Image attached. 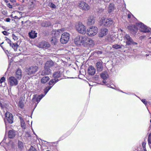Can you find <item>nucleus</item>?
I'll return each instance as SVG.
<instances>
[{
    "instance_id": "obj_33",
    "label": "nucleus",
    "mask_w": 151,
    "mask_h": 151,
    "mask_svg": "<svg viewBox=\"0 0 151 151\" xmlns=\"http://www.w3.org/2000/svg\"><path fill=\"white\" fill-rule=\"evenodd\" d=\"M94 43L93 40H92L88 38L87 42V46L89 45L93 46L94 45Z\"/></svg>"
},
{
    "instance_id": "obj_37",
    "label": "nucleus",
    "mask_w": 151,
    "mask_h": 151,
    "mask_svg": "<svg viewBox=\"0 0 151 151\" xmlns=\"http://www.w3.org/2000/svg\"><path fill=\"white\" fill-rule=\"evenodd\" d=\"M52 87V86H48L46 87L44 89V93L46 95L49 90Z\"/></svg>"
},
{
    "instance_id": "obj_11",
    "label": "nucleus",
    "mask_w": 151,
    "mask_h": 151,
    "mask_svg": "<svg viewBox=\"0 0 151 151\" xmlns=\"http://www.w3.org/2000/svg\"><path fill=\"white\" fill-rule=\"evenodd\" d=\"M108 29L106 28H102L100 30L99 33V37H100L106 36L108 33Z\"/></svg>"
},
{
    "instance_id": "obj_50",
    "label": "nucleus",
    "mask_w": 151,
    "mask_h": 151,
    "mask_svg": "<svg viewBox=\"0 0 151 151\" xmlns=\"http://www.w3.org/2000/svg\"><path fill=\"white\" fill-rule=\"evenodd\" d=\"M0 106L1 107L2 109H3L4 108V106H3L1 103L0 102Z\"/></svg>"
},
{
    "instance_id": "obj_21",
    "label": "nucleus",
    "mask_w": 151,
    "mask_h": 151,
    "mask_svg": "<svg viewBox=\"0 0 151 151\" xmlns=\"http://www.w3.org/2000/svg\"><path fill=\"white\" fill-rule=\"evenodd\" d=\"M95 19L93 16H90L88 17L87 22V24L88 25H93L95 23Z\"/></svg>"
},
{
    "instance_id": "obj_16",
    "label": "nucleus",
    "mask_w": 151,
    "mask_h": 151,
    "mask_svg": "<svg viewBox=\"0 0 151 151\" xmlns=\"http://www.w3.org/2000/svg\"><path fill=\"white\" fill-rule=\"evenodd\" d=\"M44 96L45 95L41 94L39 95L37 97V95H33V97L32 100V101L34 102L35 101V99L36 101L38 103Z\"/></svg>"
},
{
    "instance_id": "obj_26",
    "label": "nucleus",
    "mask_w": 151,
    "mask_h": 151,
    "mask_svg": "<svg viewBox=\"0 0 151 151\" xmlns=\"http://www.w3.org/2000/svg\"><path fill=\"white\" fill-rule=\"evenodd\" d=\"M37 33L35 32V31L32 30L29 33V36L30 38L34 39L37 37Z\"/></svg>"
},
{
    "instance_id": "obj_25",
    "label": "nucleus",
    "mask_w": 151,
    "mask_h": 151,
    "mask_svg": "<svg viewBox=\"0 0 151 151\" xmlns=\"http://www.w3.org/2000/svg\"><path fill=\"white\" fill-rule=\"evenodd\" d=\"M62 75V73L60 71H58L54 72L52 75V76L54 78H57L60 77Z\"/></svg>"
},
{
    "instance_id": "obj_62",
    "label": "nucleus",
    "mask_w": 151,
    "mask_h": 151,
    "mask_svg": "<svg viewBox=\"0 0 151 151\" xmlns=\"http://www.w3.org/2000/svg\"><path fill=\"white\" fill-rule=\"evenodd\" d=\"M4 121H5H5H6V119H4Z\"/></svg>"
},
{
    "instance_id": "obj_3",
    "label": "nucleus",
    "mask_w": 151,
    "mask_h": 151,
    "mask_svg": "<svg viewBox=\"0 0 151 151\" xmlns=\"http://www.w3.org/2000/svg\"><path fill=\"white\" fill-rule=\"evenodd\" d=\"M98 30L96 27L92 26L87 29V34L89 36H93L97 34Z\"/></svg>"
},
{
    "instance_id": "obj_22",
    "label": "nucleus",
    "mask_w": 151,
    "mask_h": 151,
    "mask_svg": "<svg viewBox=\"0 0 151 151\" xmlns=\"http://www.w3.org/2000/svg\"><path fill=\"white\" fill-rule=\"evenodd\" d=\"M15 76L19 80L21 79L22 77V70L19 69L17 70L16 72Z\"/></svg>"
},
{
    "instance_id": "obj_49",
    "label": "nucleus",
    "mask_w": 151,
    "mask_h": 151,
    "mask_svg": "<svg viewBox=\"0 0 151 151\" xmlns=\"http://www.w3.org/2000/svg\"><path fill=\"white\" fill-rule=\"evenodd\" d=\"M4 20L6 22H9L10 21V19L9 18H7L5 19Z\"/></svg>"
},
{
    "instance_id": "obj_13",
    "label": "nucleus",
    "mask_w": 151,
    "mask_h": 151,
    "mask_svg": "<svg viewBox=\"0 0 151 151\" xmlns=\"http://www.w3.org/2000/svg\"><path fill=\"white\" fill-rule=\"evenodd\" d=\"M5 116L7 122L10 124L13 122V117L12 114L9 112H6L5 114Z\"/></svg>"
},
{
    "instance_id": "obj_53",
    "label": "nucleus",
    "mask_w": 151,
    "mask_h": 151,
    "mask_svg": "<svg viewBox=\"0 0 151 151\" xmlns=\"http://www.w3.org/2000/svg\"><path fill=\"white\" fill-rule=\"evenodd\" d=\"M14 19H18V18L16 16H14Z\"/></svg>"
},
{
    "instance_id": "obj_39",
    "label": "nucleus",
    "mask_w": 151,
    "mask_h": 151,
    "mask_svg": "<svg viewBox=\"0 0 151 151\" xmlns=\"http://www.w3.org/2000/svg\"><path fill=\"white\" fill-rule=\"evenodd\" d=\"M115 38L112 36L109 37L108 39V41L110 42H112L115 41Z\"/></svg>"
},
{
    "instance_id": "obj_44",
    "label": "nucleus",
    "mask_w": 151,
    "mask_h": 151,
    "mask_svg": "<svg viewBox=\"0 0 151 151\" xmlns=\"http://www.w3.org/2000/svg\"><path fill=\"white\" fill-rule=\"evenodd\" d=\"M25 136L26 137H29L30 136V135L28 132H25Z\"/></svg>"
},
{
    "instance_id": "obj_19",
    "label": "nucleus",
    "mask_w": 151,
    "mask_h": 151,
    "mask_svg": "<svg viewBox=\"0 0 151 151\" xmlns=\"http://www.w3.org/2000/svg\"><path fill=\"white\" fill-rule=\"evenodd\" d=\"M102 63V61H99L97 62L96 64V67L97 71L99 72H101L103 70Z\"/></svg>"
},
{
    "instance_id": "obj_36",
    "label": "nucleus",
    "mask_w": 151,
    "mask_h": 151,
    "mask_svg": "<svg viewBox=\"0 0 151 151\" xmlns=\"http://www.w3.org/2000/svg\"><path fill=\"white\" fill-rule=\"evenodd\" d=\"M58 42V40L56 37H52L51 38V43L54 45H56Z\"/></svg>"
},
{
    "instance_id": "obj_60",
    "label": "nucleus",
    "mask_w": 151,
    "mask_h": 151,
    "mask_svg": "<svg viewBox=\"0 0 151 151\" xmlns=\"http://www.w3.org/2000/svg\"><path fill=\"white\" fill-rule=\"evenodd\" d=\"M148 55H147V54H146V56H148Z\"/></svg>"
},
{
    "instance_id": "obj_42",
    "label": "nucleus",
    "mask_w": 151,
    "mask_h": 151,
    "mask_svg": "<svg viewBox=\"0 0 151 151\" xmlns=\"http://www.w3.org/2000/svg\"><path fill=\"white\" fill-rule=\"evenodd\" d=\"M148 140L149 144L150 145V144H151V133L148 136Z\"/></svg>"
},
{
    "instance_id": "obj_57",
    "label": "nucleus",
    "mask_w": 151,
    "mask_h": 151,
    "mask_svg": "<svg viewBox=\"0 0 151 151\" xmlns=\"http://www.w3.org/2000/svg\"><path fill=\"white\" fill-rule=\"evenodd\" d=\"M143 150H142V151H147L145 148H143Z\"/></svg>"
},
{
    "instance_id": "obj_4",
    "label": "nucleus",
    "mask_w": 151,
    "mask_h": 151,
    "mask_svg": "<svg viewBox=\"0 0 151 151\" xmlns=\"http://www.w3.org/2000/svg\"><path fill=\"white\" fill-rule=\"evenodd\" d=\"M137 27L139 28L140 31L143 32H150V28H148L143 23L139 22L136 23Z\"/></svg>"
},
{
    "instance_id": "obj_24",
    "label": "nucleus",
    "mask_w": 151,
    "mask_h": 151,
    "mask_svg": "<svg viewBox=\"0 0 151 151\" xmlns=\"http://www.w3.org/2000/svg\"><path fill=\"white\" fill-rule=\"evenodd\" d=\"M82 36H79L76 37L74 40L75 43L77 45H81V39Z\"/></svg>"
},
{
    "instance_id": "obj_12",
    "label": "nucleus",
    "mask_w": 151,
    "mask_h": 151,
    "mask_svg": "<svg viewBox=\"0 0 151 151\" xmlns=\"http://www.w3.org/2000/svg\"><path fill=\"white\" fill-rule=\"evenodd\" d=\"M50 47V44L46 41H42L39 43V47L40 48H43L47 49Z\"/></svg>"
},
{
    "instance_id": "obj_32",
    "label": "nucleus",
    "mask_w": 151,
    "mask_h": 151,
    "mask_svg": "<svg viewBox=\"0 0 151 151\" xmlns=\"http://www.w3.org/2000/svg\"><path fill=\"white\" fill-rule=\"evenodd\" d=\"M20 119H21V126L23 129H26V124H25L24 121L23 119H22L21 118H20Z\"/></svg>"
},
{
    "instance_id": "obj_48",
    "label": "nucleus",
    "mask_w": 151,
    "mask_h": 151,
    "mask_svg": "<svg viewBox=\"0 0 151 151\" xmlns=\"http://www.w3.org/2000/svg\"><path fill=\"white\" fill-rule=\"evenodd\" d=\"M145 145H146V143H145V142H142V146L143 148H145Z\"/></svg>"
},
{
    "instance_id": "obj_34",
    "label": "nucleus",
    "mask_w": 151,
    "mask_h": 151,
    "mask_svg": "<svg viewBox=\"0 0 151 151\" xmlns=\"http://www.w3.org/2000/svg\"><path fill=\"white\" fill-rule=\"evenodd\" d=\"M124 46L122 45H120L117 44L112 45V47L116 49L122 48Z\"/></svg>"
},
{
    "instance_id": "obj_43",
    "label": "nucleus",
    "mask_w": 151,
    "mask_h": 151,
    "mask_svg": "<svg viewBox=\"0 0 151 151\" xmlns=\"http://www.w3.org/2000/svg\"><path fill=\"white\" fill-rule=\"evenodd\" d=\"M28 151H37V150L35 148L33 147L32 146H31L29 149Z\"/></svg>"
},
{
    "instance_id": "obj_55",
    "label": "nucleus",
    "mask_w": 151,
    "mask_h": 151,
    "mask_svg": "<svg viewBox=\"0 0 151 151\" xmlns=\"http://www.w3.org/2000/svg\"><path fill=\"white\" fill-rule=\"evenodd\" d=\"M12 37H13L14 39V37L15 38H16V36H15V35L14 34H13L12 35Z\"/></svg>"
},
{
    "instance_id": "obj_23",
    "label": "nucleus",
    "mask_w": 151,
    "mask_h": 151,
    "mask_svg": "<svg viewBox=\"0 0 151 151\" xmlns=\"http://www.w3.org/2000/svg\"><path fill=\"white\" fill-rule=\"evenodd\" d=\"M88 37L86 36H82L81 39V45L84 47L87 46V42Z\"/></svg>"
},
{
    "instance_id": "obj_17",
    "label": "nucleus",
    "mask_w": 151,
    "mask_h": 151,
    "mask_svg": "<svg viewBox=\"0 0 151 151\" xmlns=\"http://www.w3.org/2000/svg\"><path fill=\"white\" fill-rule=\"evenodd\" d=\"M17 134V132L13 130H10L9 131L8 133V137L9 138H14Z\"/></svg>"
},
{
    "instance_id": "obj_8",
    "label": "nucleus",
    "mask_w": 151,
    "mask_h": 151,
    "mask_svg": "<svg viewBox=\"0 0 151 151\" xmlns=\"http://www.w3.org/2000/svg\"><path fill=\"white\" fill-rule=\"evenodd\" d=\"M124 38L125 40H126V43L128 45H137V43L136 42H134L133 40L130 37L129 35L126 34L124 37Z\"/></svg>"
},
{
    "instance_id": "obj_41",
    "label": "nucleus",
    "mask_w": 151,
    "mask_h": 151,
    "mask_svg": "<svg viewBox=\"0 0 151 151\" xmlns=\"http://www.w3.org/2000/svg\"><path fill=\"white\" fill-rule=\"evenodd\" d=\"M49 6L50 7L53 9H55L56 7V5L52 3H49Z\"/></svg>"
},
{
    "instance_id": "obj_15",
    "label": "nucleus",
    "mask_w": 151,
    "mask_h": 151,
    "mask_svg": "<svg viewBox=\"0 0 151 151\" xmlns=\"http://www.w3.org/2000/svg\"><path fill=\"white\" fill-rule=\"evenodd\" d=\"M51 73V70L50 68L45 67L44 66V70H43L41 72V75L42 76H45L49 75Z\"/></svg>"
},
{
    "instance_id": "obj_28",
    "label": "nucleus",
    "mask_w": 151,
    "mask_h": 151,
    "mask_svg": "<svg viewBox=\"0 0 151 151\" xmlns=\"http://www.w3.org/2000/svg\"><path fill=\"white\" fill-rule=\"evenodd\" d=\"M50 78L48 76H45L42 77L41 79L42 83L45 84L50 80Z\"/></svg>"
},
{
    "instance_id": "obj_29",
    "label": "nucleus",
    "mask_w": 151,
    "mask_h": 151,
    "mask_svg": "<svg viewBox=\"0 0 151 151\" xmlns=\"http://www.w3.org/2000/svg\"><path fill=\"white\" fill-rule=\"evenodd\" d=\"M114 9V4L113 3L110 4L108 7V12L110 13L113 11Z\"/></svg>"
},
{
    "instance_id": "obj_64",
    "label": "nucleus",
    "mask_w": 151,
    "mask_h": 151,
    "mask_svg": "<svg viewBox=\"0 0 151 151\" xmlns=\"http://www.w3.org/2000/svg\"><path fill=\"white\" fill-rule=\"evenodd\" d=\"M23 1H24L25 0H22Z\"/></svg>"
},
{
    "instance_id": "obj_5",
    "label": "nucleus",
    "mask_w": 151,
    "mask_h": 151,
    "mask_svg": "<svg viewBox=\"0 0 151 151\" xmlns=\"http://www.w3.org/2000/svg\"><path fill=\"white\" fill-rule=\"evenodd\" d=\"M38 67L36 66H33L27 68L26 69V73L28 75L35 74L38 70Z\"/></svg>"
},
{
    "instance_id": "obj_31",
    "label": "nucleus",
    "mask_w": 151,
    "mask_h": 151,
    "mask_svg": "<svg viewBox=\"0 0 151 151\" xmlns=\"http://www.w3.org/2000/svg\"><path fill=\"white\" fill-rule=\"evenodd\" d=\"M17 145L18 147L20 149H22L24 148V143L22 141H19L18 142Z\"/></svg>"
},
{
    "instance_id": "obj_38",
    "label": "nucleus",
    "mask_w": 151,
    "mask_h": 151,
    "mask_svg": "<svg viewBox=\"0 0 151 151\" xmlns=\"http://www.w3.org/2000/svg\"><path fill=\"white\" fill-rule=\"evenodd\" d=\"M18 106L20 107L21 108H23L24 106V103L22 100L19 101L18 104Z\"/></svg>"
},
{
    "instance_id": "obj_46",
    "label": "nucleus",
    "mask_w": 151,
    "mask_h": 151,
    "mask_svg": "<svg viewBox=\"0 0 151 151\" xmlns=\"http://www.w3.org/2000/svg\"><path fill=\"white\" fill-rule=\"evenodd\" d=\"M2 33L3 34L5 35H8V34H9V33L7 32H6L5 31H3L2 32Z\"/></svg>"
},
{
    "instance_id": "obj_47",
    "label": "nucleus",
    "mask_w": 151,
    "mask_h": 151,
    "mask_svg": "<svg viewBox=\"0 0 151 151\" xmlns=\"http://www.w3.org/2000/svg\"><path fill=\"white\" fill-rule=\"evenodd\" d=\"M7 6L9 8L12 9V6L9 3L7 4Z\"/></svg>"
},
{
    "instance_id": "obj_6",
    "label": "nucleus",
    "mask_w": 151,
    "mask_h": 151,
    "mask_svg": "<svg viewBox=\"0 0 151 151\" xmlns=\"http://www.w3.org/2000/svg\"><path fill=\"white\" fill-rule=\"evenodd\" d=\"M86 27L81 22H79L76 26V29L78 32L82 34H84L86 32Z\"/></svg>"
},
{
    "instance_id": "obj_61",
    "label": "nucleus",
    "mask_w": 151,
    "mask_h": 151,
    "mask_svg": "<svg viewBox=\"0 0 151 151\" xmlns=\"http://www.w3.org/2000/svg\"><path fill=\"white\" fill-rule=\"evenodd\" d=\"M4 43V42H2L1 43V44H2Z\"/></svg>"
},
{
    "instance_id": "obj_20",
    "label": "nucleus",
    "mask_w": 151,
    "mask_h": 151,
    "mask_svg": "<svg viewBox=\"0 0 151 151\" xmlns=\"http://www.w3.org/2000/svg\"><path fill=\"white\" fill-rule=\"evenodd\" d=\"M96 72V69L94 67L91 65L89 67L88 70V74L91 75H94Z\"/></svg>"
},
{
    "instance_id": "obj_59",
    "label": "nucleus",
    "mask_w": 151,
    "mask_h": 151,
    "mask_svg": "<svg viewBox=\"0 0 151 151\" xmlns=\"http://www.w3.org/2000/svg\"><path fill=\"white\" fill-rule=\"evenodd\" d=\"M98 53V54H99V53L101 54L102 53V52L101 51H99Z\"/></svg>"
},
{
    "instance_id": "obj_10",
    "label": "nucleus",
    "mask_w": 151,
    "mask_h": 151,
    "mask_svg": "<svg viewBox=\"0 0 151 151\" xmlns=\"http://www.w3.org/2000/svg\"><path fill=\"white\" fill-rule=\"evenodd\" d=\"M4 38L7 43L9 44L10 46L12 47L15 51L17 50V48L19 47V45L17 43H12L9 38L6 37H5Z\"/></svg>"
},
{
    "instance_id": "obj_45",
    "label": "nucleus",
    "mask_w": 151,
    "mask_h": 151,
    "mask_svg": "<svg viewBox=\"0 0 151 151\" xmlns=\"http://www.w3.org/2000/svg\"><path fill=\"white\" fill-rule=\"evenodd\" d=\"M5 80V78L4 77H2L0 80V83H2L4 82Z\"/></svg>"
},
{
    "instance_id": "obj_2",
    "label": "nucleus",
    "mask_w": 151,
    "mask_h": 151,
    "mask_svg": "<svg viewBox=\"0 0 151 151\" xmlns=\"http://www.w3.org/2000/svg\"><path fill=\"white\" fill-rule=\"evenodd\" d=\"M19 80L14 76L9 77L7 78L8 84L11 86H15L18 83Z\"/></svg>"
},
{
    "instance_id": "obj_35",
    "label": "nucleus",
    "mask_w": 151,
    "mask_h": 151,
    "mask_svg": "<svg viewBox=\"0 0 151 151\" xmlns=\"http://www.w3.org/2000/svg\"><path fill=\"white\" fill-rule=\"evenodd\" d=\"M108 75L106 73H102L100 76L103 80H106L107 78Z\"/></svg>"
},
{
    "instance_id": "obj_51",
    "label": "nucleus",
    "mask_w": 151,
    "mask_h": 151,
    "mask_svg": "<svg viewBox=\"0 0 151 151\" xmlns=\"http://www.w3.org/2000/svg\"><path fill=\"white\" fill-rule=\"evenodd\" d=\"M10 1L12 3H14L16 2L15 0H10Z\"/></svg>"
},
{
    "instance_id": "obj_9",
    "label": "nucleus",
    "mask_w": 151,
    "mask_h": 151,
    "mask_svg": "<svg viewBox=\"0 0 151 151\" xmlns=\"http://www.w3.org/2000/svg\"><path fill=\"white\" fill-rule=\"evenodd\" d=\"M78 6L80 9L85 11L88 10L90 9L89 5L83 1H80L79 3Z\"/></svg>"
},
{
    "instance_id": "obj_18",
    "label": "nucleus",
    "mask_w": 151,
    "mask_h": 151,
    "mask_svg": "<svg viewBox=\"0 0 151 151\" xmlns=\"http://www.w3.org/2000/svg\"><path fill=\"white\" fill-rule=\"evenodd\" d=\"M56 64V63L53 62L52 60H49L46 62L45 66V67L50 68L55 66Z\"/></svg>"
},
{
    "instance_id": "obj_40",
    "label": "nucleus",
    "mask_w": 151,
    "mask_h": 151,
    "mask_svg": "<svg viewBox=\"0 0 151 151\" xmlns=\"http://www.w3.org/2000/svg\"><path fill=\"white\" fill-rule=\"evenodd\" d=\"M142 101L145 104L146 106L147 107V106L148 105H150V103L146 101L145 99H142Z\"/></svg>"
},
{
    "instance_id": "obj_14",
    "label": "nucleus",
    "mask_w": 151,
    "mask_h": 151,
    "mask_svg": "<svg viewBox=\"0 0 151 151\" xmlns=\"http://www.w3.org/2000/svg\"><path fill=\"white\" fill-rule=\"evenodd\" d=\"M137 26L135 25H130L128 26V29L133 34H135L137 32L138 28Z\"/></svg>"
},
{
    "instance_id": "obj_56",
    "label": "nucleus",
    "mask_w": 151,
    "mask_h": 151,
    "mask_svg": "<svg viewBox=\"0 0 151 151\" xmlns=\"http://www.w3.org/2000/svg\"><path fill=\"white\" fill-rule=\"evenodd\" d=\"M103 82L104 83H106V80H104L103 81Z\"/></svg>"
},
{
    "instance_id": "obj_27",
    "label": "nucleus",
    "mask_w": 151,
    "mask_h": 151,
    "mask_svg": "<svg viewBox=\"0 0 151 151\" xmlns=\"http://www.w3.org/2000/svg\"><path fill=\"white\" fill-rule=\"evenodd\" d=\"M60 80L58 78H53L51 79L49 81L48 83V84L50 86L52 85V86H53L55 83H57V82L59 81Z\"/></svg>"
},
{
    "instance_id": "obj_7",
    "label": "nucleus",
    "mask_w": 151,
    "mask_h": 151,
    "mask_svg": "<svg viewBox=\"0 0 151 151\" xmlns=\"http://www.w3.org/2000/svg\"><path fill=\"white\" fill-rule=\"evenodd\" d=\"M70 34L67 32L63 33L61 35L60 41L63 44L66 43L69 41L70 38Z\"/></svg>"
},
{
    "instance_id": "obj_52",
    "label": "nucleus",
    "mask_w": 151,
    "mask_h": 151,
    "mask_svg": "<svg viewBox=\"0 0 151 151\" xmlns=\"http://www.w3.org/2000/svg\"><path fill=\"white\" fill-rule=\"evenodd\" d=\"M131 14H128V18H131Z\"/></svg>"
},
{
    "instance_id": "obj_54",
    "label": "nucleus",
    "mask_w": 151,
    "mask_h": 151,
    "mask_svg": "<svg viewBox=\"0 0 151 151\" xmlns=\"http://www.w3.org/2000/svg\"><path fill=\"white\" fill-rule=\"evenodd\" d=\"M105 2H108L109 1H110V0H103Z\"/></svg>"
},
{
    "instance_id": "obj_1",
    "label": "nucleus",
    "mask_w": 151,
    "mask_h": 151,
    "mask_svg": "<svg viewBox=\"0 0 151 151\" xmlns=\"http://www.w3.org/2000/svg\"><path fill=\"white\" fill-rule=\"evenodd\" d=\"M101 24L105 27H110L113 23L112 19L110 18H102L100 20Z\"/></svg>"
},
{
    "instance_id": "obj_30",
    "label": "nucleus",
    "mask_w": 151,
    "mask_h": 151,
    "mask_svg": "<svg viewBox=\"0 0 151 151\" xmlns=\"http://www.w3.org/2000/svg\"><path fill=\"white\" fill-rule=\"evenodd\" d=\"M52 34L54 35L55 37H58L60 35V32L59 30H53L52 31Z\"/></svg>"
},
{
    "instance_id": "obj_63",
    "label": "nucleus",
    "mask_w": 151,
    "mask_h": 151,
    "mask_svg": "<svg viewBox=\"0 0 151 151\" xmlns=\"http://www.w3.org/2000/svg\"><path fill=\"white\" fill-rule=\"evenodd\" d=\"M150 122L151 123V119L150 120Z\"/></svg>"
},
{
    "instance_id": "obj_58",
    "label": "nucleus",
    "mask_w": 151,
    "mask_h": 151,
    "mask_svg": "<svg viewBox=\"0 0 151 151\" xmlns=\"http://www.w3.org/2000/svg\"><path fill=\"white\" fill-rule=\"evenodd\" d=\"M5 1L6 3H8V0H5Z\"/></svg>"
}]
</instances>
